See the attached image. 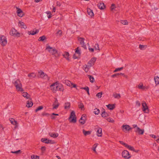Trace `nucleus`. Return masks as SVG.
Wrapping results in <instances>:
<instances>
[{
	"label": "nucleus",
	"instance_id": "e2e57ef3",
	"mask_svg": "<svg viewBox=\"0 0 159 159\" xmlns=\"http://www.w3.org/2000/svg\"><path fill=\"white\" fill-rule=\"evenodd\" d=\"M143 84H142L141 85L140 84L138 85V88L140 89H142L143 87Z\"/></svg>",
	"mask_w": 159,
	"mask_h": 159
},
{
	"label": "nucleus",
	"instance_id": "13d9d810",
	"mask_svg": "<svg viewBox=\"0 0 159 159\" xmlns=\"http://www.w3.org/2000/svg\"><path fill=\"white\" fill-rule=\"evenodd\" d=\"M41 150L43 152H44L46 149V148L45 146H43L41 147Z\"/></svg>",
	"mask_w": 159,
	"mask_h": 159
},
{
	"label": "nucleus",
	"instance_id": "7ed1b4c3",
	"mask_svg": "<svg viewBox=\"0 0 159 159\" xmlns=\"http://www.w3.org/2000/svg\"><path fill=\"white\" fill-rule=\"evenodd\" d=\"M69 120L71 122L74 123L76 122L77 121L76 117L75 115V112L74 111H72L71 112L70 117L69 118Z\"/></svg>",
	"mask_w": 159,
	"mask_h": 159
},
{
	"label": "nucleus",
	"instance_id": "3c124183",
	"mask_svg": "<svg viewBox=\"0 0 159 159\" xmlns=\"http://www.w3.org/2000/svg\"><path fill=\"white\" fill-rule=\"evenodd\" d=\"M107 121L110 122L114 123V120L112 118H111L110 117L107 118Z\"/></svg>",
	"mask_w": 159,
	"mask_h": 159
},
{
	"label": "nucleus",
	"instance_id": "f03ea898",
	"mask_svg": "<svg viewBox=\"0 0 159 159\" xmlns=\"http://www.w3.org/2000/svg\"><path fill=\"white\" fill-rule=\"evenodd\" d=\"M46 49L47 50L48 52L52 55H54L56 57H58L59 55L57 50L54 48L51 47L49 46H48L46 47Z\"/></svg>",
	"mask_w": 159,
	"mask_h": 159
},
{
	"label": "nucleus",
	"instance_id": "ddd939ff",
	"mask_svg": "<svg viewBox=\"0 0 159 159\" xmlns=\"http://www.w3.org/2000/svg\"><path fill=\"white\" fill-rule=\"evenodd\" d=\"M17 9V13L18 16L22 17L24 16V14L20 8L16 7Z\"/></svg>",
	"mask_w": 159,
	"mask_h": 159
},
{
	"label": "nucleus",
	"instance_id": "423d86ee",
	"mask_svg": "<svg viewBox=\"0 0 159 159\" xmlns=\"http://www.w3.org/2000/svg\"><path fill=\"white\" fill-rule=\"evenodd\" d=\"M122 155L123 157L126 159H129L131 157L130 154L129 152L127 150H124L122 153Z\"/></svg>",
	"mask_w": 159,
	"mask_h": 159
},
{
	"label": "nucleus",
	"instance_id": "a878e982",
	"mask_svg": "<svg viewBox=\"0 0 159 159\" xmlns=\"http://www.w3.org/2000/svg\"><path fill=\"white\" fill-rule=\"evenodd\" d=\"M89 66L88 65H85L84 66V70L85 72H87L89 69H90V66Z\"/></svg>",
	"mask_w": 159,
	"mask_h": 159
},
{
	"label": "nucleus",
	"instance_id": "473e14b6",
	"mask_svg": "<svg viewBox=\"0 0 159 159\" xmlns=\"http://www.w3.org/2000/svg\"><path fill=\"white\" fill-rule=\"evenodd\" d=\"M18 25L19 26H23V28L24 29H26L27 27L26 25H25L24 23L21 21H19Z\"/></svg>",
	"mask_w": 159,
	"mask_h": 159
},
{
	"label": "nucleus",
	"instance_id": "49530a36",
	"mask_svg": "<svg viewBox=\"0 0 159 159\" xmlns=\"http://www.w3.org/2000/svg\"><path fill=\"white\" fill-rule=\"evenodd\" d=\"M121 23L123 25H127L128 24V22L127 20H121Z\"/></svg>",
	"mask_w": 159,
	"mask_h": 159
},
{
	"label": "nucleus",
	"instance_id": "c9c22d12",
	"mask_svg": "<svg viewBox=\"0 0 159 159\" xmlns=\"http://www.w3.org/2000/svg\"><path fill=\"white\" fill-rule=\"evenodd\" d=\"M113 96L115 98L117 99H119L120 98V96L119 94L116 93L113 94Z\"/></svg>",
	"mask_w": 159,
	"mask_h": 159
},
{
	"label": "nucleus",
	"instance_id": "6e6552de",
	"mask_svg": "<svg viewBox=\"0 0 159 159\" xmlns=\"http://www.w3.org/2000/svg\"><path fill=\"white\" fill-rule=\"evenodd\" d=\"M84 39L82 37H78V40L80 42V43L81 45L82 46L84 49H86V45L84 43Z\"/></svg>",
	"mask_w": 159,
	"mask_h": 159
},
{
	"label": "nucleus",
	"instance_id": "603ef678",
	"mask_svg": "<svg viewBox=\"0 0 159 159\" xmlns=\"http://www.w3.org/2000/svg\"><path fill=\"white\" fill-rule=\"evenodd\" d=\"M66 84L67 86H69L70 87L71 86V85L72 83H71L70 81L67 80L66 81Z\"/></svg>",
	"mask_w": 159,
	"mask_h": 159
},
{
	"label": "nucleus",
	"instance_id": "9b49d317",
	"mask_svg": "<svg viewBox=\"0 0 159 159\" xmlns=\"http://www.w3.org/2000/svg\"><path fill=\"white\" fill-rule=\"evenodd\" d=\"M134 131L137 133L139 135H143L144 133V130L143 129H140L139 127H137L136 129L134 130Z\"/></svg>",
	"mask_w": 159,
	"mask_h": 159
},
{
	"label": "nucleus",
	"instance_id": "c756f323",
	"mask_svg": "<svg viewBox=\"0 0 159 159\" xmlns=\"http://www.w3.org/2000/svg\"><path fill=\"white\" fill-rule=\"evenodd\" d=\"M81 49L79 47H78L75 49V53L79 55V56L81 54L80 52Z\"/></svg>",
	"mask_w": 159,
	"mask_h": 159
},
{
	"label": "nucleus",
	"instance_id": "c03bdc74",
	"mask_svg": "<svg viewBox=\"0 0 159 159\" xmlns=\"http://www.w3.org/2000/svg\"><path fill=\"white\" fill-rule=\"evenodd\" d=\"M11 123L13 125H16V121L14 119L11 118V120H10Z\"/></svg>",
	"mask_w": 159,
	"mask_h": 159
},
{
	"label": "nucleus",
	"instance_id": "f704fd0d",
	"mask_svg": "<svg viewBox=\"0 0 159 159\" xmlns=\"http://www.w3.org/2000/svg\"><path fill=\"white\" fill-rule=\"evenodd\" d=\"M88 76L89 79L91 83H93L94 81V78L93 76L89 75H88Z\"/></svg>",
	"mask_w": 159,
	"mask_h": 159
},
{
	"label": "nucleus",
	"instance_id": "20e7f679",
	"mask_svg": "<svg viewBox=\"0 0 159 159\" xmlns=\"http://www.w3.org/2000/svg\"><path fill=\"white\" fill-rule=\"evenodd\" d=\"M0 43L2 46H5L7 43V41L6 37L4 35H0Z\"/></svg>",
	"mask_w": 159,
	"mask_h": 159
},
{
	"label": "nucleus",
	"instance_id": "8fccbe9b",
	"mask_svg": "<svg viewBox=\"0 0 159 159\" xmlns=\"http://www.w3.org/2000/svg\"><path fill=\"white\" fill-rule=\"evenodd\" d=\"M69 54L68 52H65V54L63 55L64 57L66 58V57H69Z\"/></svg>",
	"mask_w": 159,
	"mask_h": 159
},
{
	"label": "nucleus",
	"instance_id": "680f3d73",
	"mask_svg": "<svg viewBox=\"0 0 159 159\" xmlns=\"http://www.w3.org/2000/svg\"><path fill=\"white\" fill-rule=\"evenodd\" d=\"M136 105L138 106V107H139L140 106V103L139 101H137L136 102Z\"/></svg>",
	"mask_w": 159,
	"mask_h": 159
},
{
	"label": "nucleus",
	"instance_id": "b1692460",
	"mask_svg": "<svg viewBox=\"0 0 159 159\" xmlns=\"http://www.w3.org/2000/svg\"><path fill=\"white\" fill-rule=\"evenodd\" d=\"M64 90V89L62 85L61 84L59 83L57 87V91L58 90L63 92Z\"/></svg>",
	"mask_w": 159,
	"mask_h": 159
},
{
	"label": "nucleus",
	"instance_id": "1a4fd4ad",
	"mask_svg": "<svg viewBox=\"0 0 159 159\" xmlns=\"http://www.w3.org/2000/svg\"><path fill=\"white\" fill-rule=\"evenodd\" d=\"M86 119V115L83 114L82 115L80 119L79 120L80 123L82 125H84L85 123V120Z\"/></svg>",
	"mask_w": 159,
	"mask_h": 159
},
{
	"label": "nucleus",
	"instance_id": "412c9836",
	"mask_svg": "<svg viewBox=\"0 0 159 159\" xmlns=\"http://www.w3.org/2000/svg\"><path fill=\"white\" fill-rule=\"evenodd\" d=\"M115 104H109L107 105L106 106L108 109L110 110H113L115 107Z\"/></svg>",
	"mask_w": 159,
	"mask_h": 159
},
{
	"label": "nucleus",
	"instance_id": "4d7b16f0",
	"mask_svg": "<svg viewBox=\"0 0 159 159\" xmlns=\"http://www.w3.org/2000/svg\"><path fill=\"white\" fill-rule=\"evenodd\" d=\"M145 46L144 45H142L140 44L139 46V48L141 50H143Z\"/></svg>",
	"mask_w": 159,
	"mask_h": 159
},
{
	"label": "nucleus",
	"instance_id": "6e6d98bb",
	"mask_svg": "<svg viewBox=\"0 0 159 159\" xmlns=\"http://www.w3.org/2000/svg\"><path fill=\"white\" fill-rule=\"evenodd\" d=\"M81 89H84L85 90V91H87L88 90H89V88L88 87V86H86L84 87H82L81 88Z\"/></svg>",
	"mask_w": 159,
	"mask_h": 159
},
{
	"label": "nucleus",
	"instance_id": "393cba45",
	"mask_svg": "<svg viewBox=\"0 0 159 159\" xmlns=\"http://www.w3.org/2000/svg\"><path fill=\"white\" fill-rule=\"evenodd\" d=\"M83 133L85 136H86L87 135H90L91 133V131H86L84 129H83Z\"/></svg>",
	"mask_w": 159,
	"mask_h": 159
},
{
	"label": "nucleus",
	"instance_id": "69168bd1",
	"mask_svg": "<svg viewBox=\"0 0 159 159\" xmlns=\"http://www.w3.org/2000/svg\"><path fill=\"white\" fill-rule=\"evenodd\" d=\"M119 76L120 75H123L124 76L125 78H127V76L126 75H125L124 74V73H119Z\"/></svg>",
	"mask_w": 159,
	"mask_h": 159
},
{
	"label": "nucleus",
	"instance_id": "ea45409f",
	"mask_svg": "<svg viewBox=\"0 0 159 159\" xmlns=\"http://www.w3.org/2000/svg\"><path fill=\"white\" fill-rule=\"evenodd\" d=\"M43 108V106H39L36 109L35 111V112H37L38 111L42 109Z\"/></svg>",
	"mask_w": 159,
	"mask_h": 159
},
{
	"label": "nucleus",
	"instance_id": "bb28decb",
	"mask_svg": "<svg viewBox=\"0 0 159 159\" xmlns=\"http://www.w3.org/2000/svg\"><path fill=\"white\" fill-rule=\"evenodd\" d=\"M35 74L33 72L31 73L30 74H29L28 75V76L30 79H32L36 77Z\"/></svg>",
	"mask_w": 159,
	"mask_h": 159
},
{
	"label": "nucleus",
	"instance_id": "bf43d9fd",
	"mask_svg": "<svg viewBox=\"0 0 159 159\" xmlns=\"http://www.w3.org/2000/svg\"><path fill=\"white\" fill-rule=\"evenodd\" d=\"M115 8H116L115 4H112L111 7V10H113Z\"/></svg>",
	"mask_w": 159,
	"mask_h": 159
},
{
	"label": "nucleus",
	"instance_id": "9d476101",
	"mask_svg": "<svg viewBox=\"0 0 159 159\" xmlns=\"http://www.w3.org/2000/svg\"><path fill=\"white\" fill-rule=\"evenodd\" d=\"M58 84L59 83L57 82L51 85L50 87L52 91H57Z\"/></svg>",
	"mask_w": 159,
	"mask_h": 159
},
{
	"label": "nucleus",
	"instance_id": "cd10ccee",
	"mask_svg": "<svg viewBox=\"0 0 159 159\" xmlns=\"http://www.w3.org/2000/svg\"><path fill=\"white\" fill-rule=\"evenodd\" d=\"M103 111L101 114V116H102V117H107L108 116V114L107 112H105L104 109H103Z\"/></svg>",
	"mask_w": 159,
	"mask_h": 159
},
{
	"label": "nucleus",
	"instance_id": "a19ab883",
	"mask_svg": "<svg viewBox=\"0 0 159 159\" xmlns=\"http://www.w3.org/2000/svg\"><path fill=\"white\" fill-rule=\"evenodd\" d=\"M11 152L12 153H15V154H17L19 153H21V151L20 150H19L17 151H12Z\"/></svg>",
	"mask_w": 159,
	"mask_h": 159
},
{
	"label": "nucleus",
	"instance_id": "4c0bfd02",
	"mask_svg": "<svg viewBox=\"0 0 159 159\" xmlns=\"http://www.w3.org/2000/svg\"><path fill=\"white\" fill-rule=\"evenodd\" d=\"M78 104L79 108H80L81 110H83L84 107L83 103L82 102H80L78 103Z\"/></svg>",
	"mask_w": 159,
	"mask_h": 159
},
{
	"label": "nucleus",
	"instance_id": "7c9ffc66",
	"mask_svg": "<svg viewBox=\"0 0 159 159\" xmlns=\"http://www.w3.org/2000/svg\"><path fill=\"white\" fill-rule=\"evenodd\" d=\"M70 103L69 102H66L65 103V106H64V108L65 109H68L70 107Z\"/></svg>",
	"mask_w": 159,
	"mask_h": 159
},
{
	"label": "nucleus",
	"instance_id": "aec40b11",
	"mask_svg": "<svg viewBox=\"0 0 159 159\" xmlns=\"http://www.w3.org/2000/svg\"><path fill=\"white\" fill-rule=\"evenodd\" d=\"M87 12L88 14L91 17H92L94 15L93 11L90 8H88L87 9Z\"/></svg>",
	"mask_w": 159,
	"mask_h": 159
},
{
	"label": "nucleus",
	"instance_id": "2f4dec72",
	"mask_svg": "<svg viewBox=\"0 0 159 159\" xmlns=\"http://www.w3.org/2000/svg\"><path fill=\"white\" fill-rule=\"evenodd\" d=\"M49 135L51 137H53L54 138H56L58 136V134L57 133H50L49 134Z\"/></svg>",
	"mask_w": 159,
	"mask_h": 159
},
{
	"label": "nucleus",
	"instance_id": "e433bc0d",
	"mask_svg": "<svg viewBox=\"0 0 159 159\" xmlns=\"http://www.w3.org/2000/svg\"><path fill=\"white\" fill-rule=\"evenodd\" d=\"M46 38V37L44 35H43L40 37L38 39V40L40 41H43Z\"/></svg>",
	"mask_w": 159,
	"mask_h": 159
},
{
	"label": "nucleus",
	"instance_id": "a18cd8bd",
	"mask_svg": "<svg viewBox=\"0 0 159 159\" xmlns=\"http://www.w3.org/2000/svg\"><path fill=\"white\" fill-rule=\"evenodd\" d=\"M123 67H121L120 68H116L115 69V70L113 71V72H116L117 71H120V70H123Z\"/></svg>",
	"mask_w": 159,
	"mask_h": 159
},
{
	"label": "nucleus",
	"instance_id": "58836bf2",
	"mask_svg": "<svg viewBox=\"0 0 159 159\" xmlns=\"http://www.w3.org/2000/svg\"><path fill=\"white\" fill-rule=\"evenodd\" d=\"M31 159H39V157L38 156L32 155L31 156Z\"/></svg>",
	"mask_w": 159,
	"mask_h": 159
},
{
	"label": "nucleus",
	"instance_id": "39448f33",
	"mask_svg": "<svg viewBox=\"0 0 159 159\" xmlns=\"http://www.w3.org/2000/svg\"><path fill=\"white\" fill-rule=\"evenodd\" d=\"M10 34L12 36L19 37L20 33L14 28H12L10 32Z\"/></svg>",
	"mask_w": 159,
	"mask_h": 159
},
{
	"label": "nucleus",
	"instance_id": "052dcab7",
	"mask_svg": "<svg viewBox=\"0 0 159 159\" xmlns=\"http://www.w3.org/2000/svg\"><path fill=\"white\" fill-rule=\"evenodd\" d=\"M56 34H59V35L61 36L62 34V31L61 30H59L56 33Z\"/></svg>",
	"mask_w": 159,
	"mask_h": 159
},
{
	"label": "nucleus",
	"instance_id": "5fc2aeb1",
	"mask_svg": "<svg viewBox=\"0 0 159 159\" xmlns=\"http://www.w3.org/2000/svg\"><path fill=\"white\" fill-rule=\"evenodd\" d=\"M111 76L112 78H114V77H118L119 76V73L115 74H113V75H112Z\"/></svg>",
	"mask_w": 159,
	"mask_h": 159
},
{
	"label": "nucleus",
	"instance_id": "f3484780",
	"mask_svg": "<svg viewBox=\"0 0 159 159\" xmlns=\"http://www.w3.org/2000/svg\"><path fill=\"white\" fill-rule=\"evenodd\" d=\"M22 96L27 99H29L30 100H32L31 98H30V96L27 92H24L23 93Z\"/></svg>",
	"mask_w": 159,
	"mask_h": 159
},
{
	"label": "nucleus",
	"instance_id": "f8f14e48",
	"mask_svg": "<svg viewBox=\"0 0 159 159\" xmlns=\"http://www.w3.org/2000/svg\"><path fill=\"white\" fill-rule=\"evenodd\" d=\"M96 60V58L95 57L92 58L88 62L87 64H88L89 66H92L94 65V63L95 62Z\"/></svg>",
	"mask_w": 159,
	"mask_h": 159
},
{
	"label": "nucleus",
	"instance_id": "5701e85b",
	"mask_svg": "<svg viewBox=\"0 0 159 159\" xmlns=\"http://www.w3.org/2000/svg\"><path fill=\"white\" fill-rule=\"evenodd\" d=\"M98 7L101 10L104 9L105 7V6L104 5V3H99L98 4Z\"/></svg>",
	"mask_w": 159,
	"mask_h": 159
},
{
	"label": "nucleus",
	"instance_id": "79ce46f5",
	"mask_svg": "<svg viewBox=\"0 0 159 159\" xmlns=\"http://www.w3.org/2000/svg\"><path fill=\"white\" fill-rule=\"evenodd\" d=\"M94 47L95 50H100V49L99 48V44L98 43H96L95 44L94 46Z\"/></svg>",
	"mask_w": 159,
	"mask_h": 159
},
{
	"label": "nucleus",
	"instance_id": "864d4df0",
	"mask_svg": "<svg viewBox=\"0 0 159 159\" xmlns=\"http://www.w3.org/2000/svg\"><path fill=\"white\" fill-rule=\"evenodd\" d=\"M127 148L131 151H133L134 150V148L133 147L131 146L130 145H129Z\"/></svg>",
	"mask_w": 159,
	"mask_h": 159
},
{
	"label": "nucleus",
	"instance_id": "09e8293b",
	"mask_svg": "<svg viewBox=\"0 0 159 159\" xmlns=\"http://www.w3.org/2000/svg\"><path fill=\"white\" fill-rule=\"evenodd\" d=\"M43 116H48L50 115V114L48 113H46L45 112H43L41 114Z\"/></svg>",
	"mask_w": 159,
	"mask_h": 159
},
{
	"label": "nucleus",
	"instance_id": "f257e3e1",
	"mask_svg": "<svg viewBox=\"0 0 159 159\" xmlns=\"http://www.w3.org/2000/svg\"><path fill=\"white\" fill-rule=\"evenodd\" d=\"M13 83L15 86L16 87V90L18 91L22 92L24 91L23 89L22 88V85L20 81L17 80H14L13 81Z\"/></svg>",
	"mask_w": 159,
	"mask_h": 159
},
{
	"label": "nucleus",
	"instance_id": "72a5a7b5",
	"mask_svg": "<svg viewBox=\"0 0 159 159\" xmlns=\"http://www.w3.org/2000/svg\"><path fill=\"white\" fill-rule=\"evenodd\" d=\"M154 79L156 85L159 84V77L158 76H157L154 77Z\"/></svg>",
	"mask_w": 159,
	"mask_h": 159
},
{
	"label": "nucleus",
	"instance_id": "4be33fe9",
	"mask_svg": "<svg viewBox=\"0 0 159 159\" xmlns=\"http://www.w3.org/2000/svg\"><path fill=\"white\" fill-rule=\"evenodd\" d=\"M97 135L98 137H101L102 135V129L98 128L97 131Z\"/></svg>",
	"mask_w": 159,
	"mask_h": 159
},
{
	"label": "nucleus",
	"instance_id": "2eb2a0df",
	"mask_svg": "<svg viewBox=\"0 0 159 159\" xmlns=\"http://www.w3.org/2000/svg\"><path fill=\"white\" fill-rule=\"evenodd\" d=\"M39 32V30H38L34 28L33 31H29L28 33L29 35H34L38 33Z\"/></svg>",
	"mask_w": 159,
	"mask_h": 159
},
{
	"label": "nucleus",
	"instance_id": "c85d7f7f",
	"mask_svg": "<svg viewBox=\"0 0 159 159\" xmlns=\"http://www.w3.org/2000/svg\"><path fill=\"white\" fill-rule=\"evenodd\" d=\"M30 101H31L30 102L29 101H28L27 102V104L26 105V106L27 107H31L33 105V102L31 101L32 100Z\"/></svg>",
	"mask_w": 159,
	"mask_h": 159
},
{
	"label": "nucleus",
	"instance_id": "4468645a",
	"mask_svg": "<svg viewBox=\"0 0 159 159\" xmlns=\"http://www.w3.org/2000/svg\"><path fill=\"white\" fill-rule=\"evenodd\" d=\"M142 106L143 107L142 109L143 111L145 112L146 111L148 110V107L147 105V104L145 102H143L142 103Z\"/></svg>",
	"mask_w": 159,
	"mask_h": 159
},
{
	"label": "nucleus",
	"instance_id": "338daca9",
	"mask_svg": "<svg viewBox=\"0 0 159 159\" xmlns=\"http://www.w3.org/2000/svg\"><path fill=\"white\" fill-rule=\"evenodd\" d=\"M89 51L91 52H93L94 51V48H89Z\"/></svg>",
	"mask_w": 159,
	"mask_h": 159
},
{
	"label": "nucleus",
	"instance_id": "de8ad7c7",
	"mask_svg": "<svg viewBox=\"0 0 159 159\" xmlns=\"http://www.w3.org/2000/svg\"><path fill=\"white\" fill-rule=\"evenodd\" d=\"M102 92H100L98 93L96 95V96L98 97L99 98H100L102 97Z\"/></svg>",
	"mask_w": 159,
	"mask_h": 159
},
{
	"label": "nucleus",
	"instance_id": "dca6fc26",
	"mask_svg": "<svg viewBox=\"0 0 159 159\" xmlns=\"http://www.w3.org/2000/svg\"><path fill=\"white\" fill-rule=\"evenodd\" d=\"M39 74L40 77L44 79H46L48 78L47 75L46 74H45L43 71L39 72Z\"/></svg>",
	"mask_w": 159,
	"mask_h": 159
},
{
	"label": "nucleus",
	"instance_id": "0eeeda50",
	"mask_svg": "<svg viewBox=\"0 0 159 159\" xmlns=\"http://www.w3.org/2000/svg\"><path fill=\"white\" fill-rule=\"evenodd\" d=\"M41 141L42 142L46 144H54L55 143L54 141L46 138H42L41 139Z\"/></svg>",
	"mask_w": 159,
	"mask_h": 159
},
{
	"label": "nucleus",
	"instance_id": "6ab92c4d",
	"mask_svg": "<svg viewBox=\"0 0 159 159\" xmlns=\"http://www.w3.org/2000/svg\"><path fill=\"white\" fill-rule=\"evenodd\" d=\"M123 130L129 131L132 129V128L128 125H123L122 126Z\"/></svg>",
	"mask_w": 159,
	"mask_h": 159
},
{
	"label": "nucleus",
	"instance_id": "774afa93",
	"mask_svg": "<svg viewBox=\"0 0 159 159\" xmlns=\"http://www.w3.org/2000/svg\"><path fill=\"white\" fill-rule=\"evenodd\" d=\"M56 4L57 6H58L59 7H60L61 6V4L58 1L57 2Z\"/></svg>",
	"mask_w": 159,
	"mask_h": 159
},
{
	"label": "nucleus",
	"instance_id": "37998d69",
	"mask_svg": "<svg viewBox=\"0 0 159 159\" xmlns=\"http://www.w3.org/2000/svg\"><path fill=\"white\" fill-rule=\"evenodd\" d=\"M100 112V110L98 109H97V108H96L94 109V111H93V113L95 114V115H98Z\"/></svg>",
	"mask_w": 159,
	"mask_h": 159
},
{
	"label": "nucleus",
	"instance_id": "a211bd4d",
	"mask_svg": "<svg viewBox=\"0 0 159 159\" xmlns=\"http://www.w3.org/2000/svg\"><path fill=\"white\" fill-rule=\"evenodd\" d=\"M55 101L54 102V103L56 104V105H55L54 104H53L52 106H53V109H56L59 106V103H58V102L57 100V98H55Z\"/></svg>",
	"mask_w": 159,
	"mask_h": 159
},
{
	"label": "nucleus",
	"instance_id": "0e129e2a",
	"mask_svg": "<svg viewBox=\"0 0 159 159\" xmlns=\"http://www.w3.org/2000/svg\"><path fill=\"white\" fill-rule=\"evenodd\" d=\"M76 84H74L72 83L71 86H70V87H71L72 88H76Z\"/></svg>",
	"mask_w": 159,
	"mask_h": 159
}]
</instances>
